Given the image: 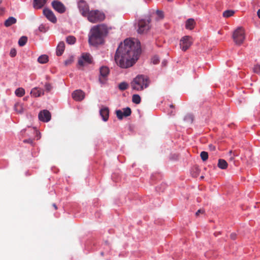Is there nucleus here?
Instances as JSON below:
<instances>
[{"mask_svg": "<svg viewBox=\"0 0 260 260\" xmlns=\"http://www.w3.org/2000/svg\"><path fill=\"white\" fill-rule=\"evenodd\" d=\"M45 87L46 90L48 91H50L52 88V86L49 83H46L45 85Z\"/></svg>", "mask_w": 260, "mask_h": 260, "instance_id": "39", "label": "nucleus"}, {"mask_svg": "<svg viewBox=\"0 0 260 260\" xmlns=\"http://www.w3.org/2000/svg\"><path fill=\"white\" fill-rule=\"evenodd\" d=\"M152 62L153 64H157L159 61V57L157 56H154L152 58Z\"/></svg>", "mask_w": 260, "mask_h": 260, "instance_id": "37", "label": "nucleus"}, {"mask_svg": "<svg viewBox=\"0 0 260 260\" xmlns=\"http://www.w3.org/2000/svg\"><path fill=\"white\" fill-rule=\"evenodd\" d=\"M2 0H0V5L2 4Z\"/></svg>", "mask_w": 260, "mask_h": 260, "instance_id": "51", "label": "nucleus"}, {"mask_svg": "<svg viewBox=\"0 0 260 260\" xmlns=\"http://www.w3.org/2000/svg\"><path fill=\"white\" fill-rule=\"evenodd\" d=\"M108 31L104 24L93 26L90 30L89 35V43L93 46H96L103 43L104 37L107 35Z\"/></svg>", "mask_w": 260, "mask_h": 260, "instance_id": "2", "label": "nucleus"}, {"mask_svg": "<svg viewBox=\"0 0 260 260\" xmlns=\"http://www.w3.org/2000/svg\"><path fill=\"white\" fill-rule=\"evenodd\" d=\"M100 73L99 81L101 83H104L106 81V78L109 74V69L106 66H102L100 68Z\"/></svg>", "mask_w": 260, "mask_h": 260, "instance_id": "10", "label": "nucleus"}, {"mask_svg": "<svg viewBox=\"0 0 260 260\" xmlns=\"http://www.w3.org/2000/svg\"><path fill=\"white\" fill-rule=\"evenodd\" d=\"M100 115L104 121L108 120L109 118V110L107 107L102 108L100 111Z\"/></svg>", "mask_w": 260, "mask_h": 260, "instance_id": "15", "label": "nucleus"}, {"mask_svg": "<svg viewBox=\"0 0 260 260\" xmlns=\"http://www.w3.org/2000/svg\"><path fill=\"white\" fill-rule=\"evenodd\" d=\"M230 236L233 240H235L236 238V235L234 233L231 234Z\"/></svg>", "mask_w": 260, "mask_h": 260, "instance_id": "42", "label": "nucleus"}, {"mask_svg": "<svg viewBox=\"0 0 260 260\" xmlns=\"http://www.w3.org/2000/svg\"><path fill=\"white\" fill-rule=\"evenodd\" d=\"M162 63L164 66H165V65H166V62L164 61H163V62H162Z\"/></svg>", "mask_w": 260, "mask_h": 260, "instance_id": "48", "label": "nucleus"}, {"mask_svg": "<svg viewBox=\"0 0 260 260\" xmlns=\"http://www.w3.org/2000/svg\"><path fill=\"white\" fill-rule=\"evenodd\" d=\"M43 13L45 15V16L46 17V18L49 20H50L51 22H52L53 23L56 22V21H57L56 18L51 10H50L48 9H45L43 10Z\"/></svg>", "mask_w": 260, "mask_h": 260, "instance_id": "13", "label": "nucleus"}, {"mask_svg": "<svg viewBox=\"0 0 260 260\" xmlns=\"http://www.w3.org/2000/svg\"><path fill=\"white\" fill-rule=\"evenodd\" d=\"M232 153V151H230V153L231 154Z\"/></svg>", "mask_w": 260, "mask_h": 260, "instance_id": "52", "label": "nucleus"}, {"mask_svg": "<svg viewBox=\"0 0 260 260\" xmlns=\"http://www.w3.org/2000/svg\"><path fill=\"white\" fill-rule=\"evenodd\" d=\"M72 98L77 101L83 100L85 97L84 92L81 90H76L72 93Z\"/></svg>", "mask_w": 260, "mask_h": 260, "instance_id": "14", "label": "nucleus"}, {"mask_svg": "<svg viewBox=\"0 0 260 260\" xmlns=\"http://www.w3.org/2000/svg\"><path fill=\"white\" fill-rule=\"evenodd\" d=\"M233 39L236 44L241 45L245 39L244 31L242 27H238L233 34Z\"/></svg>", "mask_w": 260, "mask_h": 260, "instance_id": "6", "label": "nucleus"}, {"mask_svg": "<svg viewBox=\"0 0 260 260\" xmlns=\"http://www.w3.org/2000/svg\"><path fill=\"white\" fill-rule=\"evenodd\" d=\"M230 160L232 161L233 159H234V157H231L230 158Z\"/></svg>", "mask_w": 260, "mask_h": 260, "instance_id": "49", "label": "nucleus"}, {"mask_svg": "<svg viewBox=\"0 0 260 260\" xmlns=\"http://www.w3.org/2000/svg\"><path fill=\"white\" fill-rule=\"evenodd\" d=\"M73 60H74L73 57L71 56L64 61V64L66 66H69V65L71 64L73 62Z\"/></svg>", "mask_w": 260, "mask_h": 260, "instance_id": "36", "label": "nucleus"}, {"mask_svg": "<svg viewBox=\"0 0 260 260\" xmlns=\"http://www.w3.org/2000/svg\"><path fill=\"white\" fill-rule=\"evenodd\" d=\"M139 42L135 43L130 39H125L117 48L115 61L121 68L127 69L132 67L138 59L141 53Z\"/></svg>", "mask_w": 260, "mask_h": 260, "instance_id": "1", "label": "nucleus"}, {"mask_svg": "<svg viewBox=\"0 0 260 260\" xmlns=\"http://www.w3.org/2000/svg\"><path fill=\"white\" fill-rule=\"evenodd\" d=\"M151 16H148L144 19H140L138 22L137 32L139 34L147 33L151 28L150 24L151 21Z\"/></svg>", "mask_w": 260, "mask_h": 260, "instance_id": "4", "label": "nucleus"}, {"mask_svg": "<svg viewBox=\"0 0 260 260\" xmlns=\"http://www.w3.org/2000/svg\"><path fill=\"white\" fill-rule=\"evenodd\" d=\"M195 25V22L193 19L189 18L186 21L185 27L188 29H192Z\"/></svg>", "mask_w": 260, "mask_h": 260, "instance_id": "19", "label": "nucleus"}, {"mask_svg": "<svg viewBox=\"0 0 260 260\" xmlns=\"http://www.w3.org/2000/svg\"><path fill=\"white\" fill-rule=\"evenodd\" d=\"M15 94L19 97H21L25 94V90L21 87L16 89L15 92Z\"/></svg>", "mask_w": 260, "mask_h": 260, "instance_id": "24", "label": "nucleus"}, {"mask_svg": "<svg viewBox=\"0 0 260 260\" xmlns=\"http://www.w3.org/2000/svg\"><path fill=\"white\" fill-rule=\"evenodd\" d=\"M53 8L59 13H63L66 11V7L64 5L58 1H54L52 2Z\"/></svg>", "mask_w": 260, "mask_h": 260, "instance_id": "11", "label": "nucleus"}, {"mask_svg": "<svg viewBox=\"0 0 260 260\" xmlns=\"http://www.w3.org/2000/svg\"><path fill=\"white\" fill-rule=\"evenodd\" d=\"M149 84V78L146 76L139 75L133 79L131 85L133 89L139 91L147 88Z\"/></svg>", "mask_w": 260, "mask_h": 260, "instance_id": "3", "label": "nucleus"}, {"mask_svg": "<svg viewBox=\"0 0 260 260\" xmlns=\"http://www.w3.org/2000/svg\"><path fill=\"white\" fill-rule=\"evenodd\" d=\"M4 12V8L0 7V15H2Z\"/></svg>", "mask_w": 260, "mask_h": 260, "instance_id": "43", "label": "nucleus"}, {"mask_svg": "<svg viewBox=\"0 0 260 260\" xmlns=\"http://www.w3.org/2000/svg\"><path fill=\"white\" fill-rule=\"evenodd\" d=\"M200 156L203 161H205L208 158V154L206 151H202L200 154Z\"/></svg>", "mask_w": 260, "mask_h": 260, "instance_id": "32", "label": "nucleus"}, {"mask_svg": "<svg viewBox=\"0 0 260 260\" xmlns=\"http://www.w3.org/2000/svg\"><path fill=\"white\" fill-rule=\"evenodd\" d=\"M128 84L125 82L120 83L118 85V87L121 90H124L128 88Z\"/></svg>", "mask_w": 260, "mask_h": 260, "instance_id": "30", "label": "nucleus"}, {"mask_svg": "<svg viewBox=\"0 0 260 260\" xmlns=\"http://www.w3.org/2000/svg\"><path fill=\"white\" fill-rule=\"evenodd\" d=\"M235 12L233 10H228L223 12L222 15L225 18H228L233 16Z\"/></svg>", "mask_w": 260, "mask_h": 260, "instance_id": "28", "label": "nucleus"}, {"mask_svg": "<svg viewBox=\"0 0 260 260\" xmlns=\"http://www.w3.org/2000/svg\"><path fill=\"white\" fill-rule=\"evenodd\" d=\"M155 13L156 15L155 19L156 21L161 20L164 18V12L162 11L157 10L156 11Z\"/></svg>", "mask_w": 260, "mask_h": 260, "instance_id": "23", "label": "nucleus"}, {"mask_svg": "<svg viewBox=\"0 0 260 260\" xmlns=\"http://www.w3.org/2000/svg\"><path fill=\"white\" fill-rule=\"evenodd\" d=\"M141 97L138 94H134L132 96V102L136 104H139L141 102Z\"/></svg>", "mask_w": 260, "mask_h": 260, "instance_id": "27", "label": "nucleus"}, {"mask_svg": "<svg viewBox=\"0 0 260 260\" xmlns=\"http://www.w3.org/2000/svg\"><path fill=\"white\" fill-rule=\"evenodd\" d=\"M16 53H17V52H16V50L15 49L12 48L11 49V51L10 52V55L11 57H15L16 55Z\"/></svg>", "mask_w": 260, "mask_h": 260, "instance_id": "38", "label": "nucleus"}, {"mask_svg": "<svg viewBox=\"0 0 260 260\" xmlns=\"http://www.w3.org/2000/svg\"><path fill=\"white\" fill-rule=\"evenodd\" d=\"M14 109H15V110L17 113H21L23 112V111L24 110V109L23 108L22 105L20 104V103H16L15 105Z\"/></svg>", "mask_w": 260, "mask_h": 260, "instance_id": "25", "label": "nucleus"}, {"mask_svg": "<svg viewBox=\"0 0 260 260\" xmlns=\"http://www.w3.org/2000/svg\"><path fill=\"white\" fill-rule=\"evenodd\" d=\"M23 142L25 143H29L31 145H33V140L32 139H25L23 140Z\"/></svg>", "mask_w": 260, "mask_h": 260, "instance_id": "40", "label": "nucleus"}, {"mask_svg": "<svg viewBox=\"0 0 260 260\" xmlns=\"http://www.w3.org/2000/svg\"><path fill=\"white\" fill-rule=\"evenodd\" d=\"M257 14L259 18H260V9L257 11Z\"/></svg>", "mask_w": 260, "mask_h": 260, "instance_id": "45", "label": "nucleus"}, {"mask_svg": "<svg viewBox=\"0 0 260 260\" xmlns=\"http://www.w3.org/2000/svg\"><path fill=\"white\" fill-rule=\"evenodd\" d=\"M30 94L34 97H39L44 94V91L42 89L35 87L31 89Z\"/></svg>", "mask_w": 260, "mask_h": 260, "instance_id": "16", "label": "nucleus"}, {"mask_svg": "<svg viewBox=\"0 0 260 260\" xmlns=\"http://www.w3.org/2000/svg\"><path fill=\"white\" fill-rule=\"evenodd\" d=\"M204 213V210H203V209H199L196 212V216H198L199 215V214H200V213L203 214Z\"/></svg>", "mask_w": 260, "mask_h": 260, "instance_id": "41", "label": "nucleus"}, {"mask_svg": "<svg viewBox=\"0 0 260 260\" xmlns=\"http://www.w3.org/2000/svg\"><path fill=\"white\" fill-rule=\"evenodd\" d=\"M16 19L13 17H10L5 22V25L6 27H9L16 23Z\"/></svg>", "mask_w": 260, "mask_h": 260, "instance_id": "20", "label": "nucleus"}, {"mask_svg": "<svg viewBox=\"0 0 260 260\" xmlns=\"http://www.w3.org/2000/svg\"><path fill=\"white\" fill-rule=\"evenodd\" d=\"M85 17L89 22L93 23L101 22L105 18L104 13L98 10L90 11Z\"/></svg>", "mask_w": 260, "mask_h": 260, "instance_id": "5", "label": "nucleus"}, {"mask_svg": "<svg viewBox=\"0 0 260 260\" xmlns=\"http://www.w3.org/2000/svg\"><path fill=\"white\" fill-rule=\"evenodd\" d=\"M132 111L130 108L127 107L123 109V115L124 117H127L131 115Z\"/></svg>", "mask_w": 260, "mask_h": 260, "instance_id": "33", "label": "nucleus"}, {"mask_svg": "<svg viewBox=\"0 0 260 260\" xmlns=\"http://www.w3.org/2000/svg\"><path fill=\"white\" fill-rule=\"evenodd\" d=\"M23 99L24 100H27V97L24 98Z\"/></svg>", "mask_w": 260, "mask_h": 260, "instance_id": "50", "label": "nucleus"}, {"mask_svg": "<svg viewBox=\"0 0 260 260\" xmlns=\"http://www.w3.org/2000/svg\"><path fill=\"white\" fill-rule=\"evenodd\" d=\"M38 117L40 120L47 122L51 119V114L49 111L44 110L39 113Z\"/></svg>", "mask_w": 260, "mask_h": 260, "instance_id": "12", "label": "nucleus"}, {"mask_svg": "<svg viewBox=\"0 0 260 260\" xmlns=\"http://www.w3.org/2000/svg\"><path fill=\"white\" fill-rule=\"evenodd\" d=\"M65 49V44L63 42H60L56 48V55L60 56L62 54Z\"/></svg>", "mask_w": 260, "mask_h": 260, "instance_id": "17", "label": "nucleus"}, {"mask_svg": "<svg viewBox=\"0 0 260 260\" xmlns=\"http://www.w3.org/2000/svg\"><path fill=\"white\" fill-rule=\"evenodd\" d=\"M227 162L223 159H219L217 164L218 167L221 169H225L228 167Z\"/></svg>", "mask_w": 260, "mask_h": 260, "instance_id": "21", "label": "nucleus"}, {"mask_svg": "<svg viewBox=\"0 0 260 260\" xmlns=\"http://www.w3.org/2000/svg\"><path fill=\"white\" fill-rule=\"evenodd\" d=\"M38 61L40 63H46L48 61V57L47 55H42L38 57Z\"/></svg>", "mask_w": 260, "mask_h": 260, "instance_id": "22", "label": "nucleus"}, {"mask_svg": "<svg viewBox=\"0 0 260 260\" xmlns=\"http://www.w3.org/2000/svg\"><path fill=\"white\" fill-rule=\"evenodd\" d=\"M44 28V26L41 25L39 26V30L41 31H43V29Z\"/></svg>", "mask_w": 260, "mask_h": 260, "instance_id": "44", "label": "nucleus"}, {"mask_svg": "<svg viewBox=\"0 0 260 260\" xmlns=\"http://www.w3.org/2000/svg\"><path fill=\"white\" fill-rule=\"evenodd\" d=\"M27 41V38L25 36L21 37L18 41V44L20 46H23L26 43Z\"/></svg>", "mask_w": 260, "mask_h": 260, "instance_id": "29", "label": "nucleus"}, {"mask_svg": "<svg viewBox=\"0 0 260 260\" xmlns=\"http://www.w3.org/2000/svg\"><path fill=\"white\" fill-rule=\"evenodd\" d=\"M253 71L255 73L260 74V65H255L253 68Z\"/></svg>", "mask_w": 260, "mask_h": 260, "instance_id": "35", "label": "nucleus"}, {"mask_svg": "<svg viewBox=\"0 0 260 260\" xmlns=\"http://www.w3.org/2000/svg\"><path fill=\"white\" fill-rule=\"evenodd\" d=\"M184 120L188 123H192L193 120V117L191 114H187L184 117Z\"/></svg>", "mask_w": 260, "mask_h": 260, "instance_id": "31", "label": "nucleus"}, {"mask_svg": "<svg viewBox=\"0 0 260 260\" xmlns=\"http://www.w3.org/2000/svg\"><path fill=\"white\" fill-rule=\"evenodd\" d=\"M91 62L92 57L91 55L88 53L83 54L82 57L78 60V64L81 67H83Z\"/></svg>", "mask_w": 260, "mask_h": 260, "instance_id": "9", "label": "nucleus"}, {"mask_svg": "<svg viewBox=\"0 0 260 260\" xmlns=\"http://www.w3.org/2000/svg\"><path fill=\"white\" fill-rule=\"evenodd\" d=\"M47 0H34V7L35 9H40L46 4Z\"/></svg>", "mask_w": 260, "mask_h": 260, "instance_id": "18", "label": "nucleus"}, {"mask_svg": "<svg viewBox=\"0 0 260 260\" xmlns=\"http://www.w3.org/2000/svg\"><path fill=\"white\" fill-rule=\"evenodd\" d=\"M116 114L117 118L120 120L122 119L123 117H124L123 115V112H122L120 110H116Z\"/></svg>", "mask_w": 260, "mask_h": 260, "instance_id": "34", "label": "nucleus"}, {"mask_svg": "<svg viewBox=\"0 0 260 260\" xmlns=\"http://www.w3.org/2000/svg\"><path fill=\"white\" fill-rule=\"evenodd\" d=\"M31 130L33 132V133L34 134H36L37 133V131L36 129L32 128V129H31Z\"/></svg>", "mask_w": 260, "mask_h": 260, "instance_id": "46", "label": "nucleus"}, {"mask_svg": "<svg viewBox=\"0 0 260 260\" xmlns=\"http://www.w3.org/2000/svg\"><path fill=\"white\" fill-rule=\"evenodd\" d=\"M76 41V38L73 36H69L66 38V42L70 45L75 44Z\"/></svg>", "mask_w": 260, "mask_h": 260, "instance_id": "26", "label": "nucleus"}, {"mask_svg": "<svg viewBox=\"0 0 260 260\" xmlns=\"http://www.w3.org/2000/svg\"><path fill=\"white\" fill-rule=\"evenodd\" d=\"M168 1H172L173 0H168Z\"/></svg>", "mask_w": 260, "mask_h": 260, "instance_id": "53", "label": "nucleus"}, {"mask_svg": "<svg viewBox=\"0 0 260 260\" xmlns=\"http://www.w3.org/2000/svg\"><path fill=\"white\" fill-rule=\"evenodd\" d=\"M53 206L54 207V209H55V210H57V206H56V204H53Z\"/></svg>", "mask_w": 260, "mask_h": 260, "instance_id": "47", "label": "nucleus"}, {"mask_svg": "<svg viewBox=\"0 0 260 260\" xmlns=\"http://www.w3.org/2000/svg\"><path fill=\"white\" fill-rule=\"evenodd\" d=\"M80 12L83 16L85 17L90 11L89 7L87 3L84 0H80L78 3Z\"/></svg>", "mask_w": 260, "mask_h": 260, "instance_id": "7", "label": "nucleus"}, {"mask_svg": "<svg viewBox=\"0 0 260 260\" xmlns=\"http://www.w3.org/2000/svg\"><path fill=\"white\" fill-rule=\"evenodd\" d=\"M191 43V38L189 36H185L180 40V45L182 50L185 51L189 48Z\"/></svg>", "mask_w": 260, "mask_h": 260, "instance_id": "8", "label": "nucleus"}]
</instances>
